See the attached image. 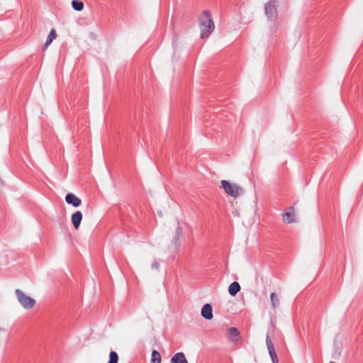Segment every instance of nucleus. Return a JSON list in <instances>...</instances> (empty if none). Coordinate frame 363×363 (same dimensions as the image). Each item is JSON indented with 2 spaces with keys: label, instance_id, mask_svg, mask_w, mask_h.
I'll return each mask as SVG.
<instances>
[{
  "label": "nucleus",
  "instance_id": "1",
  "mask_svg": "<svg viewBox=\"0 0 363 363\" xmlns=\"http://www.w3.org/2000/svg\"><path fill=\"white\" fill-rule=\"evenodd\" d=\"M201 28V38H208L215 28V25L210 11L206 10L199 18Z\"/></svg>",
  "mask_w": 363,
  "mask_h": 363
},
{
  "label": "nucleus",
  "instance_id": "2",
  "mask_svg": "<svg viewBox=\"0 0 363 363\" xmlns=\"http://www.w3.org/2000/svg\"><path fill=\"white\" fill-rule=\"evenodd\" d=\"M221 184L225 192L233 197H238L243 192L242 189L240 186L231 184L226 180H222Z\"/></svg>",
  "mask_w": 363,
  "mask_h": 363
},
{
  "label": "nucleus",
  "instance_id": "3",
  "mask_svg": "<svg viewBox=\"0 0 363 363\" xmlns=\"http://www.w3.org/2000/svg\"><path fill=\"white\" fill-rule=\"evenodd\" d=\"M16 295L18 298L19 303L22 305L23 308L26 309H30L33 308L35 305V301L33 298L27 296L24 294L21 290L16 289Z\"/></svg>",
  "mask_w": 363,
  "mask_h": 363
},
{
  "label": "nucleus",
  "instance_id": "4",
  "mask_svg": "<svg viewBox=\"0 0 363 363\" xmlns=\"http://www.w3.org/2000/svg\"><path fill=\"white\" fill-rule=\"evenodd\" d=\"M264 13L267 18L276 21L278 17L277 1L270 0L265 4Z\"/></svg>",
  "mask_w": 363,
  "mask_h": 363
},
{
  "label": "nucleus",
  "instance_id": "5",
  "mask_svg": "<svg viewBox=\"0 0 363 363\" xmlns=\"http://www.w3.org/2000/svg\"><path fill=\"white\" fill-rule=\"evenodd\" d=\"M266 344L268 350V352L269 354V356L271 357V359L273 363H279V359L275 351V348L274 346V344L272 342V340L269 337V335L266 337Z\"/></svg>",
  "mask_w": 363,
  "mask_h": 363
},
{
  "label": "nucleus",
  "instance_id": "6",
  "mask_svg": "<svg viewBox=\"0 0 363 363\" xmlns=\"http://www.w3.org/2000/svg\"><path fill=\"white\" fill-rule=\"evenodd\" d=\"M283 222L290 224L295 222V210L293 206L287 208L286 211L281 213Z\"/></svg>",
  "mask_w": 363,
  "mask_h": 363
},
{
  "label": "nucleus",
  "instance_id": "7",
  "mask_svg": "<svg viewBox=\"0 0 363 363\" xmlns=\"http://www.w3.org/2000/svg\"><path fill=\"white\" fill-rule=\"evenodd\" d=\"M65 201L76 208L82 204V200L73 193H68L66 195Z\"/></svg>",
  "mask_w": 363,
  "mask_h": 363
},
{
  "label": "nucleus",
  "instance_id": "8",
  "mask_svg": "<svg viewBox=\"0 0 363 363\" xmlns=\"http://www.w3.org/2000/svg\"><path fill=\"white\" fill-rule=\"evenodd\" d=\"M82 213L79 211H76L72 215L71 220L74 229L77 230L79 228L82 220Z\"/></svg>",
  "mask_w": 363,
  "mask_h": 363
},
{
  "label": "nucleus",
  "instance_id": "9",
  "mask_svg": "<svg viewBox=\"0 0 363 363\" xmlns=\"http://www.w3.org/2000/svg\"><path fill=\"white\" fill-rule=\"evenodd\" d=\"M201 315L206 320H211L213 318V309L209 303H206L201 309Z\"/></svg>",
  "mask_w": 363,
  "mask_h": 363
},
{
  "label": "nucleus",
  "instance_id": "10",
  "mask_svg": "<svg viewBox=\"0 0 363 363\" xmlns=\"http://www.w3.org/2000/svg\"><path fill=\"white\" fill-rule=\"evenodd\" d=\"M171 363H188V361L183 352H177L172 357Z\"/></svg>",
  "mask_w": 363,
  "mask_h": 363
},
{
  "label": "nucleus",
  "instance_id": "11",
  "mask_svg": "<svg viewBox=\"0 0 363 363\" xmlns=\"http://www.w3.org/2000/svg\"><path fill=\"white\" fill-rule=\"evenodd\" d=\"M240 291V286L238 282L234 281L230 284L228 287V292L232 296H236V294Z\"/></svg>",
  "mask_w": 363,
  "mask_h": 363
},
{
  "label": "nucleus",
  "instance_id": "12",
  "mask_svg": "<svg viewBox=\"0 0 363 363\" xmlns=\"http://www.w3.org/2000/svg\"><path fill=\"white\" fill-rule=\"evenodd\" d=\"M57 38V33H56V31L54 28H52L48 36L47 37V39H46V42L44 44V48H46L52 42L54 39H55Z\"/></svg>",
  "mask_w": 363,
  "mask_h": 363
},
{
  "label": "nucleus",
  "instance_id": "13",
  "mask_svg": "<svg viewBox=\"0 0 363 363\" xmlns=\"http://www.w3.org/2000/svg\"><path fill=\"white\" fill-rule=\"evenodd\" d=\"M270 299L273 308H276L279 306V299L276 293L273 292L270 294Z\"/></svg>",
  "mask_w": 363,
  "mask_h": 363
},
{
  "label": "nucleus",
  "instance_id": "14",
  "mask_svg": "<svg viewBox=\"0 0 363 363\" xmlns=\"http://www.w3.org/2000/svg\"><path fill=\"white\" fill-rule=\"evenodd\" d=\"M151 362L152 363H161V355L159 352L154 350L151 354Z\"/></svg>",
  "mask_w": 363,
  "mask_h": 363
},
{
  "label": "nucleus",
  "instance_id": "15",
  "mask_svg": "<svg viewBox=\"0 0 363 363\" xmlns=\"http://www.w3.org/2000/svg\"><path fill=\"white\" fill-rule=\"evenodd\" d=\"M72 6L74 10L81 11L84 9V3L81 1L73 0L72 1Z\"/></svg>",
  "mask_w": 363,
  "mask_h": 363
},
{
  "label": "nucleus",
  "instance_id": "16",
  "mask_svg": "<svg viewBox=\"0 0 363 363\" xmlns=\"http://www.w3.org/2000/svg\"><path fill=\"white\" fill-rule=\"evenodd\" d=\"M228 335L230 337L238 339L240 333L236 328L232 327L228 329Z\"/></svg>",
  "mask_w": 363,
  "mask_h": 363
},
{
  "label": "nucleus",
  "instance_id": "17",
  "mask_svg": "<svg viewBox=\"0 0 363 363\" xmlns=\"http://www.w3.org/2000/svg\"><path fill=\"white\" fill-rule=\"evenodd\" d=\"M118 355L115 351H111L108 363H118Z\"/></svg>",
  "mask_w": 363,
  "mask_h": 363
},
{
  "label": "nucleus",
  "instance_id": "18",
  "mask_svg": "<svg viewBox=\"0 0 363 363\" xmlns=\"http://www.w3.org/2000/svg\"><path fill=\"white\" fill-rule=\"evenodd\" d=\"M182 233V227L178 225L176 228V232H175V236H174L175 242L178 241Z\"/></svg>",
  "mask_w": 363,
  "mask_h": 363
},
{
  "label": "nucleus",
  "instance_id": "19",
  "mask_svg": "<svg viewBox=\"0 0 363 363\" xmlns=\"http://www.w3.org/2000/svg\"><path fill=\"white\" fill-rule=\"evenodd\" d=\"M2 183L1 179H0V184Z\"/></svg>",
  "mask_w": 363,
  "mask_h": 363
},
{
  "label": "nucleus",
  "instance_id": "20",
  "mask_svg": "<svg viewBox=\"0 0 363 363\" xmlns=\"http://www.w3.org/2000/svg\"><path fill=\"white\" fill-rule=\"evenodd\" d=\"M330 363H335V362H330Z\"/></svg>",
  "mask_w": 363,
  "mask_h": 363
}]
</instances>
